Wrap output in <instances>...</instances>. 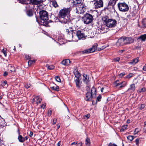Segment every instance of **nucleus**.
Instances as JSON below:
<instances>
[{"label": "nucleus", "mask_w": 146, "mask_h": 146, "mask_svg": "<svg viewBox=\"0 0 146 146\" xmlns=\"http://www.w3.org/2000/svg\"><path fill=\"white\" fill-rule=\"evenodd\" d=\"M71 11L70 8H63L59 12V18L60 21L62 23H67L69 20L68 16Z\"/></svg>", "instance_id": "nucleus-1"}, {"label": "nucleus", "mask_w": 146, "mask_h": 146, "mask_svg": "<svg viewBox=\"0 0 146 146\" xmlns=\"http://www.w3.org/2000/svg\"><path fill=\"white\" fill-rule=\"evenodd\" d=\"M84 23L88 24L91 23L93 20V16L91 15L86 13L82 18Z\"/></svg>", "instance_id": "nucleus-2"}, {"label": "nucleus", "mask_w": 146, "mask_h": 146, "mask_svg": "<svg viewBox=\"0 0 146 146\" xmlns=\"http://www.w3.org/2000/svg\"><path fill=\"white\" fill-rule=\"evenodd\" d=\"M119 10L122 12L127 11L129 9L128 5L125 3H119L118 4Z\"/></svg>", "instance_id": "nucleus-3"}, {"label": "nucleus", "mask_w": 146, "mask_h": 146, "mask_svg": "<svg viewBox=\"0 0 146 146\" xmlns=\"http://www.w3.org/2000/svg\"><path fill=\"white\" fill-rule=\"evenodd\" d=\"M86 8V6L83 4H80L77 6L76 12L77 13H84Z\"/></svg>", "instance_id": "nucleus-4"}, {"label": "nucleus", "mask_w": 146, "mask_h": 146, "mask_svg": "<svg viewBox=\"0 0 146 146\" xmlns=\"http://www.w3.org/2000/svg\"><path fill=\"white\" fill-rule=\"evenodd\" d=\"M41 19L43 21H46L48 19V14L45 11H41L39 12Z\"/></svg>", "instance_id": "nucleus-5"}, {"label": "nucleus", "mask_w": 146, "mask_h": 146, "mask_svg": "<svg viewBox=\"0 0 146 146\" xmlns=\"http://www.w3.org/2000/svg\"><path fill=\"white\" fill-rule=\"evenodd\" d=\"M117 24V21L115 19H108V21L106 24V26L109 27H115Z\"/></svg>", "instance_id": "nucleus-6"}, {"label": "nucleus", "mask_w": 146, "mask_h": 146, "mask_svg": "<svg viewBox=\"0 0 146 146\" xmlns=\"http://www.w3.org/2000/svg\"><path fill=\"white\" fill-rule=\"evenodd\" d=\"M76 35L79 39L85 38L87 36L83 31H77Z\"/></svg>", "instance_id": "nucleus-7"}, {"label": "nucleus", "mask_w": 146, "mask_h": 146, "mask_svg": "<svg viewBox=\"0 0 146 146\" xmlns=\"http://www.w3.org/2000/svg\"><path fill=\"white\" fill-rule=\"evenodd\" d=\"M90 86H87L86 90L87 91L90 92V93L94 97H95L96 94V88L93 86L92 87L91 90H90L91 88Z\"/></svg>", "instance_id": "nucleus-8"}, {"label": "nucleus", "mask_w": 146, "mask_h": 146, "mask_svg": "<svg viewBox=\"0 0 146 146\" xmlns=\"http://www.w3.org/2000/svg\"><path fill=\"white\" fill-rule=\"evenodd\" d=\"M96 44L95 45L93 46L91 48H89L88 49L86 50L82 51L83 53H89L93 52L95 51L97 49Z\"/></svg>", "instance_id": "nucleus-9"}, {"label": "nucleus", "mask_w": 146, "mask_h": 146, "mask_svg": "<svg viewBox=\"0 0 146 146\" xmlns=\"http://www.w3.org/2000/svg\"><path fill=\"white\" fill-rule=\"evenodd\" d=\"M125 44L133 43L134 40L131 37H126L124 38Z\"/></svg>", "instance_id": "nucleus-10"}, {"label": "nucleus", "mask_w": 146, "mask_h": 146, "mask_svg": "<svg viewBox=\"0 0 146 146\" xmlns=\"http://www.w3.org/2000/svg\"><path fill=\"white\" fill-rule=\"evenodd\" d=\"M125 44L124 38H121L118 40L116 45L118 46H122Z\"/></svg>", "instance_id": "nucleus-11"}, {"label": "nucleus", "mask_w": 146, "mask_h": 146, "mask_svg": "<svg viewBox=\"0 0 146 146\" xmlns=\"http://www.w3.org/2000/svg\"><path fill=\"white\" fill-rule=\"evenodd\" d=\"M94 97L90 93V92L88 91L86 94V100L87 101L91 100L92 98Z\"/></svg>", "instance_id": "nucleus-12"}, {"label": "nucleus", "mask_w": 146, "mask_h": 146, "mask_svg": "<svg viewBox=\"0 0 146 146\" xmlns=\"http://www.w3.org/2000/svg\"><path fill=\"white\" fill-rule=\"evenodd\" d=\"M42 99L38 96H36L32 100V102L33 103L35 102L38 105V104L40 103Z\"/></svg>", "instance_id": "nucleus-13"}, {"label": "nucleus", "mask_w": 146, "mask_h": 146, "mask_svg": "<svg viewBox=\"0 0 146 146\" xmlns=\"http://www.w3.org/2000/svg\"><path fill=\"white\" fill-rule=\"evenodd\" d=\"M139 61V58L137 57L134 59L131 60L130 62L128 63V64L131 65H134L138 63Z\"/></svg>", "instance_id": "nucleus-14"}, {"label": "nucleus", "mask_w": 146, "mask_h": 146, "mask_svg": "<svg viewBox=\"0 0 146 146\" xmlns=\"http://www.w3.org/2000/svg\"><path fill=\"white\" fill-rule=\"evenodd\" d=\"M94 5L95 8L100 7V0H94Z\"/></svg>", "instance_id": "nucleus-15"}, {"label": "nucleus", "mask_w": 146, "mask_h": 146, "mask_svg": "<svg viewBox=\"0 0 146 146\" xmlns=\"http://www.w3.org/2000/svg\"><path fill=\"white\" fill-rule=\"evenodd\" d=\"M66 32L69 33V34L68 35V38L70 39V40H72V38H73V36L72 35L73 31V30H70V31L68 29H66Z\"/></svg>", "instance_id": "nucleus-16"}, {"label": "nucleus", "mask_w": 146, "mask_h": 146, "mask_svg": "<svg viewBox=\"0 0 146 146\" xmlns=\"http://www.w3.org/2000/svg\"><path fill=\"white\" fill-rule=\"evenodd\" d=\"M70 61L69 59H66L63 60L61 62V63L65 66H68L70 65Z\"/></svg>", "instance_id": "nucleus-17"}, {"label": "nucleus", "mask_w": 146, "mask_h": 146, "mask_svg": "<svg viewBox=\"0 0 146 146\" xmlns=\"http://www.w3.org/2000/svg\"><path fill=\"white\" fill-rule=\"evenodd\" d=\"M84 78L83 80L84 82L86 84H87L88 82H89V78L88 76L86 74H84L83 75Z\"/></svg>", "instance_id": "nucleus-18"}, {"label": "nucleus", "mask_w": 146, "mask_h": 146, "mask_svg": "<svg viewBox=\"0 0 146 146\" xmlns=\"http://www.w3.org/2000/svg\"><path fill=\"white\" fill-rule=\"evenodd\" d=\"M30 1L33 3L38 5L42 3L43 0H30Z\"/></svg>", "instance_id": "nucleus-19"}, {"label": "nucleus", "mask_w": 146, "mask_h": 146, "mask_svg": "<svg viewBox=\"0 0 146 146\" xmlns=\"http://www.w3.org/2000/svg\"><path fill=\"white\" fill-rule=\"evenodd\" d=\"M135 88L136 87L135 86V84H133L130 85V87L127 90H131L132 91H135Z\"/></svg>", "instance_id": "nucleus-20"}, {"label": "nucleus", "mask_w": 146, "mask_h": 146, "mask_svg": "<svg viewBox=\"0 0 146 146\" xmlns=\"http://www.w3.org/2000/svg\"><path fill=\"white\" fill-rule=\"evenodd\" d=\"M74 73L76 78H79V77L80 76V74L77 69H75L74 70Z\"/></svg>", "instance_id": "nucleus-21"}, {"label": "nucleus", "mask_w": 146, "mask_h": 146, "mask_svg": "<svg viewBox=\"0 0 146 146\" xmlns=\"http://www.w3.org/2000/svg\"><path fill=\"white\" fill-rule=\"evenodd\" d=\"M109 1L108 5L113 7L116 3V0H108Z\"/></svg>", "instance_id": "nucleus-22"}, {"label": "nucleus", "mask_w": 146, "mask_h": 146, "mask_svg": "<svg viewBox=\"0 0 146 146\" xmlns=\"http://www.w3.org/2000/svg\"><path fill=\"white\" fill-rule=\"evenodd\" d=\"M138 38L142 41H145L146 39V34L141 35Z\"/></svg>", "instance_id": "nucleus-23"}, {"label": "nucleus", "mask_w": 146, "mask_h": 146, "mask_svg": "<svg viewBox=\"0 0 146 146\" xmlns=\"http://www.w3.org/2000/svg\"><path fill=\"white\" fill-rule=\"evenodd\" d=\"M102 21L104 23V24H106L107 22L108 21V17L107 16H105L102 18Z\"/></svg>", "instance_id": "nucleus-24"}, {"label": "nucleus", "mask_w": 146, "mask_h": 146, "mask_svg": "<svg viewBox=\"0 0 146 146\" xmlns=\"http://www.w3.org/2000/svg\"><path fill=\"white\" fill-rule=\"evenodd\" d=\"M46 67L48 69V70H52L54 68V66L52 65H49L48 64H47L46 66Z\"/></svg>", "instance_id": "nucleus-25"}, {"label": "nucleus", "mask_w": 146, "mask_h": 146, "mask_svg": "<svg viewBox=\"0 0 146 146\" xmlns=\"http://www.w3.org/2000/svg\"><path fill=\"white\" fill-rule=\"evenodd\" d=\"M79 78H77L75 80V82L76 86L77 87H79L80 84V80L79 79Z\"/></svg>", "instance_id": "nucleus-26"}, {"label": "nucleus", "mask_w": 146, "mask_h": 146, "mask_svg": "<svg viewBox=\"0 0 146 146\" xmlns=\"http://www.w3.org/2000/svg\"><path fill=\"white\" fill-rule=\"evenodd\" d=\"M120 85H119V87L121 88L125 86L126 85V83L125 82H122L120 83Z\"/></svg>", "instance_id": "nucleus-27"}, {"label": "nucleus", "mask_w": 146, "mask_h": 146, "mask_svg": "<svg viewBox=\"0 0 146 146\" xmlns=\"http://www.w3.org/2000/svg\"><path fill=\"white\" fill-rule=\"evenodd\" d=\"M85 144L86 145L90 146V140L89 138H87L86 139Z\"/></svg>", "instance_id": "nucleus-28"}, {"label": "nucleus", "mask_w": 146, "mask_h": 146, "mask_svg": "<svg viewBox=\"0 0 146 146\" xmlns=\"http://www.w3.org/2000/svg\"><path fill=\"white\" fill-rule=\"evenodd\" d=\"M52 5L55 7H56L58 6L57 2L56 1L54 0L52 1Z\"/></svg>", "instance_id": "nucleus-29"}, {"label": "nucleus", "mask_w": 146, "mask_h": 146, "mask_svg": "<svg viewBox=\"0 0 146 146\" xmlns=\"http://www.w3.org/2000/svg\"><path fill=\"white\" fill-rule=\"evenodd\" d=\"M18 139L20 142H23L25 141L24 139L21 135H19L18 137Z\"/></svg>", "instance_id": "nucleus-30"}, {"label": "nucleus", "mask_w": 146, "mask_h": 146, "mask_svg": "<svg viewBox=\"0 0 146 146\" xmlns=\"http://www.w3.org/2000/svg\"><path fill=\"white\" fill-rule=\"evenodd\" d=\"M142 27H146V19H143L142 21Z\"/></svg>", "instance_id": "nucleus-31"}, {"label": "nucleus", "mask_w": 146, "mask_h": 146, "mask_svg": "<svg viewBox=\"0 0 146 146\" xmlns=\"http://www.w3.org/2000/svg\"><path fill=\"white\" fill-rule=\"evenodd\" d=\"M51 88L54 90L58 91L59 90V87L56 85L51 87Z\"/></svg>", "instance_id": "nucleus-32"}, {"label": "nucleus", "mask_w": 146, "mask_h": 146, "mask_svg": "<svg viewBox=\"0 0 146 146\" xmlns=\"http://www.w3.org/2000/svg\"><path fill=\"white\" fill-rule=\"evenodd\" d=\"M119 81L118 80H117L115 81L114 83V85L115 87L119 86L120 83L119 82Z\"/></svg>", "instance_id": "nucleus-33"}, {"label": "nucleus", "mask_w": 146, "mask_h": 146, "mask_svg": "<svg viewBox=\"0 0 146 146\" xmlns=\"http://www.w3.org/2000/svg\"><path fill=\"white\" fill-rule=\"evenodd\" d=\"M11 67V68L10 69V70L11 72H15V70L14 67L12 66L11 65H9V66Z\"/></svg>", "instance_id": "nucleus-34"}, {"label": "nucleus", "mask_w": 146, "mask_h": 146, "mask_svg": "<svg viewBox=\"0 0 146 146\" xmlns=\"http://www.w3.org/2000/svg\"><path fill=\"white\" fill-rule=\"evenodd\" d=\"M127 138L128 140H129L130 141H131L133 139L134 137L131 135H129L127 137Z\"/></svg>", "instance_id": "nucleus-35"}, {"label": "nucleus", "mask_w": 146, "mask_h": 146, "mask_svg": "<svg viewBox=\"0 0 146 146\" xmlns=\"http://www.w3.org/2000/svg\"><path fill=\"white\" fill-rule=\"evenodd\" d=\"M28 15L29 16H32L33 15V13L31 10H29L27 12Z\"/></svg>", "instance_id": "nucleus-36"}, {"label": "nucleus", "mask_w": 146, "mask_h": 146, "mask_svg": "<svg viewBox=\"0 0 146 146\" xmlns=\"http://www.w3.org/2000/svg\"><path fill=\"white\" fill-rule=\"evenodd\" d=\"M127 125H123L122 128L121 129V131H123L124 130H125L127 128Z\"/></svg>", "instance_id": "nucleus-37"}, {"label": "nucleus", "mask_w": 146, "mask_h": 146, "mask_svg": "<svg viewBox=\"0 0 146 146\" xmlns=\"http://www.w3.org/2000/svg\"><path fill=\"white\" fill-rule=\"evenodd\" d=\"M35 61L34 60H29L28 61L29 65H31L32 64L35 63Z\"/></svg>", "instance_id": "nucleus-38"}, {"label": "nucleus", "mask_w": 146, "mask_h": 146, "mask_svg": "<svg viewBox=\"0 0 146 146\" xmlns=\"http://www.w3.org/2000/svg\"><path fill=\"white\" fill-rule=\"evenodd\" d=\"M55 79L56 81L58 82H61V80L59 77L58 76H56L55 77Z\"/></svg>", "instance_id": "nucleus-39"}, {"label": "nucleus", "mask_w": 146, "mask_h": 146, "mask_svg": "<svg viewBox=\"0 0 146 146\" xmlns=\"http://www.w3.org/2000/svg\"><path fill=\"white\" fill-rule=\"evenodd\" d=\"M107 92V91L105 89V87H102L101 89V92L102 93H105Z\"/></svg>", "instance_id": "nucleus-40"}, {"label": "nucleus", "mask_w": 146, "mask_h": 146, "mask_svg": "<svg viewBox=\"0 0 146 146\" xmlns=\"http://www.w3.org/2000/svg\"><path fill=\"white\" fill-rule=\"evenodd\" d=\"M145 91V88H143L139 90L138 92L140 93L144 92Z\"/></svg>", "instance_id": "nucleus-41"}, {"label": "nucleus", "mask_w": 146, "mask_h": 146, "mask_svg": "<svg viewBox=\"0 0 146 146\" xmlns=\"http://www.w3.org/2000/svg\"><path fill=\"white\" fill-rule=\"evenodd\" d=\"M6 50V49H3L2 50V52L4 54L5 56H7Z\"/></svg>", "instance_id": "nucleus-42"}, {"label": "nucleus", "mask_w": 146, "mask_h": 146, "mask_svg": "<svg viewBox=\"0 0 146 146\" xmlns=\"http://www.w3.org/2000/svg\"><path fill=\"white\" fill-rule=\"evenodd\" d=\"M74 3H75V4H79L80 3L81 1L82 0H74Z\"/></svg>", "instance_id": "nucleus-43"}, {"label": "nucleus", "mask_w": 146, "mask_h": 146, "mask_svg": "<svg viewBox=\"0 0 146 146\" xmlns=\"http://www.w3.org/2000/svg\"><path fill=\"white\" fill-rule=\"evenodd\" d=\"M2 123H0V125L2 126H4L5 125V123L4 121V120L2 119Z\"/></svg>", "instance_id": "nucleus-44"}, {"label": "nucleus", "mask_w": 146, "mask_h": 146, "mask_svg": "<svg viewBox=\"0 0 146 146\" xmlns=\"http://www.w3.org/2000/svg\"><path fill=\"white\" fill-rule=\"evenodd\" d=\"M133 75V74L130 73L127 76V78H129L132 76Z\"/></svg>", "instance_id": "nucleus-45"}, {"label": "nucleus", "mask_w": 146, "mask_h": 146, "mask_svg": "<svg viewBox=\"0 0 146 146\" xmlns=\"http://www.w3.org/2000/svg\"><path fill=\"white\" fill-rule=\"evenodd\" d=\"M7 84V82L6 81H3L1 83V85L3 86H6Z\"/></svg>", "instance_id": "nucleus-46"}, {"label": "nucleus", "mask_w": 146, "mask_h": 146, "mask_svg": "<svg viewBox=\"0 0 146 146\" xmlns=\"http://www.w3.org/2000/svg\"><path fill=\"white\" fill-rule=\"evenodd\" d=\"M31 85L29 83H27L25 85V87L27 88H29Z\"/></svg>", "instance_id": "nucleus-47"}, {"label": "nucleus", "mask_w": 146, "mask_h": 146, "mask_svg": "<svg viewBox=\"0 0 146 146\" xmlns=\"http://www.w3.org/2000/svg\"><path fill=\"white\" fill-rule=\"evenodd\" d=\"M145 107V104H141V106L140 108V109L141 110L143 109Z\"/></svg>", "instance_id": "nucleus-48"}, {"label": "nucleus", "mask_w": 146, "mask_h": 146, "mask_svg": "<svg viewBox=\"0 0 146 146\" xmlns=\"http://www.w3.org/2000/svg\"><path fill=\"white\" fill-rule=\"evenodd\" d=\"M108 146H117V145L115 144H112L111 143H110Z\"/></svg>", "instance_id": "nucleus-49"}, {"label": "nucleus", "mask_w": 146, "mask_h": 146, "mask_svg": "<svg viewBox=\"0 0 146 146\" xmlns=\"http://www.w3.org/2000/svg\"><path fill=\"white\" fill-rule=\"evenodd\" d=\"M52 111L50 110H48V115L49 116H50L51 114Z\"/></svg>", "instance_id": "nucleus-50"}, {"label": "nucleus", "mask_w": 146, "mask_h": 146, "mask_svg": "<svg viewBox=\"0 0 146 146\" xmlns=\"http://www.w3.org/2000/svg\"><path fill=\"white\" fill-rule=\"evenodd\" d=\"M25 57L27 59H29L31 57L29 55H26Z\"/></svg>", "instance_id": "nucleus-51"}, {"label": "nucleus", "mask_w": 146, "mask_h": 146, "mask_svg": "<svg viewBox=\"0 0 146 146\" xmlns=\"http://www.w3.org/2000/svg\"><path fill=\"white\" fill-rule=\"evenodd\" d=\"M125 73H124V72H123V73H121V74H120L119 75V76H120V77H123V76H124L125 75Z\"/></svg>", "instance_id": "nucleus-52"}, {"label": "nucleus", "mask_w": 146, "mask_h": 146, "mask_svg": "<svg viewBox=\"0 0 146 146\" xmlns=\"http://www.w3.org/2000/svg\"><path fill=\"white\" fill-rule=\"evenodd\" d=\"M45 106V103L43 104L41 106V108L44 109V108Z\"/></svg>", "instance_id": "nucleus-53"}, {"label": "nucleus", "mask_w": 146, "mask_h": 146, "mask_svg": "<svg viewBox=\"0 0 146 146\" xmlns=\"http://www.w3.org/2000/svg\"><path fill=\"white\" fill-rule=\"evenodd\" d=\"M97 101L98 102H99L100 101V95H99L97 97V100L96 101L97 102Z\"/></svg>", "instance_id": "nucleus-54"}, {"label": "nucleus", "mask_w": 146, "mask_h": 146, "mask_svg": "<svg viewBox=\"0 0 146 146\" xmlns=\"http://www.w3.org/2000/svg\"><path fill=\"white\" fill-rule=\"evenodd\" d=\"M77 142L76 141L72 143L71 145H76L77 144Z\"/></svg>", "instance_id": "nucleus-55"}, {"label": "nucleus", "mask_w": 146, "mask_h": 146, "mask_svg": "<svg viewBox=\"0 0 146 146\" xmlns=\"http://www.w3.org/2000/svg\"><path fill=\"white\" fill-rule=\"evenodd\" d=\"M56 121H57V119H54L53 120V124H55L56 123Z\"/></svg>", "instance_id": "nucleus-56"}, {"label": "nucleus", "mask_w": 146, "mask_h": 146, "mask_svg": "<svg viewBox=\"0 0 146 146\" xmlns=\"http://www.w3.org/2000/svg\"><path fill=\"white\" fill-rule=\"evenodd\" d=\"M136 145H138L139 144V140L138 139H137L135 141Z\"/></svg>", "instance_id": "nucleus-57"}, {"label": "nucleus", "mask_w": 146, "mask_h": 146, "mask_svg": "<svg viewBox=\"0 0 146 146\" xmlns=\"http://www.w3.org/2000/svg\"><path fill=\"white\" fill-rule=\"evenodd\" d=\"M90 114H86V115L85 116V117H86L87 119H88L90 117Z\"/></svg>", "instance_id": "nucleus-58"}, {"label": "nucleus", "mask_w": 146, "mask_h": 146, "mask_svg": "<svg viewBox=\"0 0 146 146\" xmlns=\"http://www.w3.org/2000/svg\"><path fill=\"white\" fill-rule=\"evenodd\" d=\"M143 70L144 71L146 70V64L143 66Z\"/></svg>", "instance_id": "nucleus-59"}, {"label": "nucleus", "mask_w": 146, "mask_h": 146, "mask_svg": "<svg viewBox=\"0 0 146 146\" xmlns=\"http://www.w3.org/2000/svg\"><path fill=\"white\" fill-rule=\"evenodd\" d=\"M143 131L144 132L146 133V125L144 126Z\"/></svg>", "instance_id": "nucleus-60"}, {"label": "nucleus", "mask_w": 146, "mask_h": 146, "mask_svg": "<svg viewBox=\"0 0 146 146\" xmlns=\"http://www.w3.org/2000/svg\"><path fill=\"white\" fill-rule=\"evenodd\" d=\"M7 74H8L7 72H5L4 73L3 76H7Z\"/></svg>", "instance_id": "nucleus-61"}, {"label": "nucleus", "mask_w": 146, "mask_h": 146, "mask_svg": "<svg viewBox=\"0 0 146 146\" xmlns=\"http://www.w3.org/2000/svg\"><path fill=\"white\" fill-rule=\"evenodd\" d=\"M119 58H115L114 60H115V61H118L119 60Z\"/></svg>", "instance_id": "nucleus-62"}, {"label": "nucleus", "mask_w": 146, "mask_h": 146, "mask_svg": "<svg viewBox=\"0 0 146 146\" xmlns=\"http://www.w3.org/2000/svg\"><path fill=\"white\" fill-rule=\"evenodd\" d=\"M82 142H80V143H78L77 145V146H82Z\"/></svg>", "instance_id": "nucleus-63"}, {"label": "nucleus", "mask_w": 146, "mask_h": 146, "mask_svg": "<svg viewBox=\"0 0 146 146\" xmlns=\"http://www.w3.org/2000/svg\"><path fill=\"white\" fill-rule=\"evenodd\" d=\"M29 135L30 137H32L33 135V133L32 132H31Z\"/></svg>", "instance_id": "nucleus-64"}]
</instances>
